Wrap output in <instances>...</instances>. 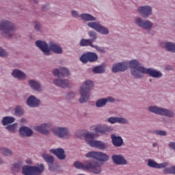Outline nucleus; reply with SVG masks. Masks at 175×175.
Listing matches in <instances>:
<instances>
[{"label":"nucleus","mask_w":175,"mask_h":175,"mask_svg":"<svg viewBox=\"0 0 175 175\" xmlns=\"http://www.w3.org/2000/svg\"><path fill=\"white\" fill-rule=\"evenodd\" d=\"M129 66L130 69H131V73L135 79H142L144 74L149 75V76L154 79H161L162 77L161 71H157L152 68H146L136 59L131 60Z\"/></svg>","instance_id":"nucleus-1"},{"label":"nucleus","mask_w":175,"mask_h":175,"mask_svg":"<svg viewBox=\"0 0 175 175\" xmlns=\"http://www.w3.org/2000/svg\"><path fill=\"white\" fill-rule=\"evenodd\" d=\"M36 45L44 53V55H50V51L55 54H62V48L53 42L49 43V47L46 42L41 40L36 41Z\"/></svg>","instance_id":"nucleus-2"},{"label":"nucleus","mask_w":175,"mask_h":175,"mask_svg":"<svg viewBox=\"0 0 175 175\" xmlns=\"http://www.w3.org/2000/svg\"><path fill=\"white\" fill-rule=\"evenodd\" d=\"M93 89L94 82L92 81H85L83 82L79 90V93L81 94L79 98L80 103H85L88 100H90V95Z\"/></svg>","instance_id":"nucleus-3"},{"label":"nucleus","mask_w":175,"mask_h":175,"mask_svg":"<svg viewBox=\"0 0 175 175\" xmlns=\"http://www.w3.org/2000/svg\"><path fill=\"white\" fill-rule=\"evenodd\" d=\"M74 166L76 169H81V170H88V169H91L94 174H99V173L102 172V167L98 161H92L88 163L86 165L83 164L80 161H76L74 163Z\"/></svg>","instance_id":"nucleus-4"},{"label":"nucleus","mask_w":175,"mask_h":175,"mask_svg":"<svg viewBox=\"0 0 175 175\" xmlns=\"http://www.w3.org/2000/svg\"><path fill=\"white\" fill-rule=\"evenodd\" d=\"M94 137H98V135L92 132H88L85 135V139L90 147H94V148H98V150H106L107 145H106V144L102 141L94 140Z\"/></svg>","instance_id":"nucleus-5"},{"label":"nucleus","mask_w":175,"mask_h":175,"mask_svg":"<svg viewBox=\"0 0 175 175\" xmlns=\"http://www.w3.org/2000/svg\"><path fill=\"white\" fill-rule=\"evenodd\" d=\"M0 31L3 36L7 39L13 38V31H14V25L8 21H2L0 23Z\"/></svg>","instance_id":"nucleus-6"},{"label":"nucleus","mask_w":175,"mask_h":175,"mask_svg":"<svg viewBox=\"0 0 175 175\" xmlns=\"http://www.w3.org/2000/svg\"><path fill=\"white\" fill-rule=\"evenodd\" d=\"M44 171V165L40 164L38 167L25 165L23 167L22 173L25 175H40Z\"/></svg>","instance_id":"nucleus-7"},{"label":"nucleus","mask_w":175,"mask_h":175,"mask_svg":"<svg viewBox=\"0 0 175 175\" xmlns=\"http://www.w3.org/2000/svg\"><path fill=\"white\" fill-rule=\"evenodd\" d=\"M149 111L154 113V114H159L160 116H165V117H174V113L173 111L165 108H160L157 106H150L148 107Z\"/></svg>","instance_id":"nucleus-8"},{"label":"nucleus","mask_w":175,"mask_h":175,"mask_svg":"<svg viewBox=\"0 0 175 175\" xmlns=\"http://www.w3.org/2000/svg\"><path fill=\"white\" fill-rule=\"evenodd\" d=\"M86 158H93L98 162L109 161V156L102 152L90 151L85 154Z\"/></svg>","instance_id":"nucleus-9"},{"label":"nucleus","mask_w":175,"mask_h":175,"mask_svg":"<svg viewBox=\"0 0 175 175\" xmlns=\"http://www.w3.org/2000/svg\"><path fill=\"white\" fill-rule=\"evenodd\" d=\"M88 25L90 28H92V29H95V31L101 33V35H107L109 33V29L102 26L99 22H90L88 23Z\"/></svg>","instance_id":"nucleus-10"},{"label":"nucleus","mask_w":175,"mask_h":175,"mask_svg":"<svg viewBox=\"0 0 175 175\" xmlns=\"http://www.w3.org/2000/svg\"><path fill=\"white\" fill-rule=\"evenodd\" d=\"M55 136L60 139H68L69 137V130L65 127H57L52 130Z\"/></svg>","instance_id":"nucleus-11"},{"label":"nucleus","mask_w":175,"mask_h":175,"mask_svg":"<svg viewBox=\"0 0 175 175\" xmlns=\"http://www.w3.org/2000/svg\"><path fill=\"white\" fill-rule=\"evenodd\" d=\"M80 61H81L83 64H87L88 62H95V61H98V55L95 53L88 52L81 56Z\"/></svg>","instance_id":"nucleus-12"},{"label":"nucleus","mask_w":175,"mask_h":175,"mask_svg":"<svg viewBox=\"0 0 175 175\" xmlns=\"http://www.w3.org/2000/svg\"><path fill=\"white\" fill-rule=\"evenodd\" d=\"M135 24L144 29H151L152 28V23L147 20L144 21L142 18H135Z\"/></svg>","instance_id":"nucleus-13"},{"label":"nucleus","mask_w":175,"mask_h":175,"mask_svg":"<svg viewBox=\"0 0 175 175\" xmlns=\"http://www.w3.org/2000/svg\"><path fill=\"white\" fill-rule=\"evenodd\" d=\"M128 66H129V64L126 62L115 64L112 67V72L113 73L125 72V70H128Z\"/></svg>","instance_id":"nucleus-14"},{"label":"nucleus","mask_w":175,"mask_h":175,"mask_svg":"<svg viewBox=\"0 0 175 175\" xmlns=\"http://www.w3.org/2000/svg\"><path fill=\"white\" fill-rule=\"evenodd\" d=\"M94 131L96 133H100L101 135H107V133L111 132L113 129L107 126H102L100 124L95 126Z\"/></svg>","instance_id":"nucleus-15"},{"label":"nucleus","mask_w":175,"mask_h":175,"mask_svg":"<svg viewBox=\"0 0 175 175\" xmlns=\"http://www.w3.org/2000/svg\"><path fill=\"white\" fill-rule=\"evenodd\" d=\"M137 11L139 14L144 17V18H147L148 16L152 14V8L148 5L141 6L137 8Z\"/></svg>","instance_id":"nucleus-16"},{"label":"nucleus","mask_w":175,"mask_h":175,"mask_svg":"<svg viewBox=\"0 0 175 175\" xmlns=\"http://www.w3.org/2000/svg\"><path fill=\"white\" fill-rule=\"evenodd\" d=\"M51 128V124H42L40 126H36L34 127L35 131L40 132L42 135H49L50 133V130Z\"/></svg>","instance_id":"nucleus-17"},{"label":"nucleus","mask_w":175,"mask_h":175,"mask_svg":"<svg viewBox=\"0 0 175 175\" xmlns=\"http://www.w3.org/2000/svg\"><path fill=\"white\" fill-rule=\"evenodd\" d=\"M148 166H149V167H153V169H163V167L169 166V163L164 162L158 163L155 161V160L150 159L148 161Z\"/></svg>","instance_id":"nucleus-18"},{"label":"nucleus","mask_w":175,"mask_h":175,"mask_svg":"<svg viewBox=\"0 0 175 175\" xmlns=\"http://www.w3.org/2000/svg\"><path fill=\"white\" fill-rule=\"evenodd\" d=\"M53 73L54 76H57V77H67L69 75V70L65 67H62L59 70H53Z\"/></svg>","instance_id":"nucleus-19"},{"label":"nucleus","mask_w":175,"mask_h":175,"mask_svg":"<svg viewBox=\"0 0 175 175\" xmlns=\"http://www.w3.org/2000/svg\"><path fill=\"white\" fill-rule=\"evenodd\" d=\"M50 152H51V154H54V155H56L57 158L60 159V161H64V159L66 158V155H65V150L61 148L57 149H51Z\"/></svg>","instance_id":"nucleus-20"},{"label":"nucleus","mask_w":175,"mask_h":175,"mask_svg":"<svg viewBox=\"0 0 175 175\" xmlns=\"http://www.w3.org/2000/svg\"><path fill=\"white\" fill-rule=\"evenodd\" d=\"M33 133V131L27 126H22L19 129V135L21 137H30Z\"/></svg>","instance_id":"nucleus-21"},{"label":"nucleus","mask_w":175,"mask_h":175,"mask_svg":"<svg viewBox=\"0 0 175 175\" xmlns=\"http://www.w3.org/2000/svg\"><path fill=\"white\" fill-rule=\"evenodd\" d=\"M53 83L55 85H56L57 87H61L62 88H68L70 87V82L66 79H55L53 81Z\"/></svg>","instance_id":"nucleus-22"},{"label":"nucleus","mask_w":175,"mask_h":175,"mask_svg":"<svg viewBox=\"0 0 175 175\" xmlns=\"http://www.w3.org/2000/svg\"><path fill=\"white\" fill-rule=\"evenodd\" d=\"M111 159L116 165H126V160L122 155L113 154Z\"/></svg>","instance_id":"nucleus-23"},{"label":"nucleus","mask_w":175,"mask_h":175,"mask_svg":"<svg viewBox=\"0 0 175 175\" xmlns=\"http://www.w3.org/2000/svg\"><path fill=\"white\" fill-rule=\"evenodd\" d=\"M42 158L45 161V162H46V163L49 165V170L51 172H55L54 169H53V167H51V165H53L54 162V157L47 154H42Z\"/></svg>","instance_id":"nucleus-24"},{"label":"nucleus","mask_w":175,"mask_h":175,"mask_svg":"<svg viewBox=\"0 0 175 175\" xmlns=\"http://www.w3.org/2000/svg\"><path fill=\"white\" fill-rule=\"evenodd\" d=\"M27 103L29 107H38L40 105V100H38L35 96H31L27 99Z\"/></svg>","instance_id":"nucleus-25"},{"label":"nucleus","mask_w":175,"mask_h":175,"mask_svg":"<svg viewBox=\"0 0 175 175\" xmlns=\"http://www.w3.org/2000/svg\"><path fill=\"white\" fill-rule=\"evenodd\" d=\"M111 138L112 139V144L115 146V147H121L124 144V140L120 136L117 137L116 135H111Z\"/></svg>","instance_id":"nucleus-26"},{"label":"nucleus","mask_w":175,"mask_h":175,"mask_svg":"<svg viewBox=\"0 0 175 175\" xmlns=\"http://www.w3.org/2000/svg\"><path fill=\"white\" fill-rule=\"evenodd\" d=\"M12 76L15 77V79H18V80H25V79H27V75H25V73L20 70H14L12 72Z\"/></svg>","instance_id":"nucleus-27"},{"label":"nucleus","mask_w":175,"mask_h":175,"mask_svg":"<svg viewBox=\"0 0 175 175\" xmlns=\"http://www.w3.org/2000/svg\"><path fill=\"white\" fill-rule=\"evenodd\" d=\"M29 85H30V87L33 88L34 91H42V89L40 88V83L35 80L29 81Z\"/></svg>","instance_id":"nucleus-28"},{"label":"nucleus","mask_w":175,"mask_h":175,"mask_svg":"<svg viewBox=\"0 0 175 175\" xmlns=\"http://www.w3.org/2000/svg\"><path fill=\"white\" fill-rule=\"evenodd\" d=\"M80 17L83 21H95L96 20V17L90 14H82L80 15Z\"/></svg>","instance_id":"nucleus-29"},{"label":"nucleus","mask_w":175,"mask_h":175,"mask_svg":"<svg viewBox=\"0 0 175 175\" xmlns=\"http://www.w3.org/2000/svg\"><path fill=\"white\" fill-rule=\"evenodd\" d=\"M164 48L167 51L170 53H175V44L174 42H165L164 43Z\"/></svg>","instance_id":"nucleus-30"},{"label":"nucleus","mask_w":175,"mask_h":175,"mask_svg":"<svg viewBox=\"0 0 175 175\" xmlns=\"http://www.w3.org/2000/svg\"><path fill=\"white\" fill-rule=\"evenodd\" d=\"M79 44L82 47H87V46H90V47H92L94 46V44L91 42V40L85 39V38H82L79 42Z\"/></svg>","instance_id":"nucleus-31"},{"label":"nucleus","mask_w":175,"mask_h":175,"mask_svg":"<svg viewBox=\"0 0 175 175\" xmlns=\"http://www.w3.org/2000/svg\"><path fill=\"white\" fill-rule=\"evenodd\" d=\"M16 119H14V117H9V116H6L4 117L2 120V124L3 125L5 126L8 125L9 124H12V122H14V120Z\"/></svg>","instance_id":"nucleus-32"},{"label":"nucleus","mask_w":175,"mask_h":175,"mask_svg":"<svg viewBox=\"0 0 175 175\" xmlns=\"http://www.w3.org/2000/svg\"><path fill=\"white\" fill-rule=\"evenodd\" d=\"M106 103H107L106 98H100L96 102V107H103V106H106Z\"/></svg>","instance_id":"nucleus-33"},{"label":"nucleus","mask_w":175,"mask_h":175,"mask_svg":"<svg viewBox=\"0 0 175 175\" xmlns=\"http://www.w3.org/2000/svg\"><path fill=\"white\" fill-rule=\"evenodd\" d=\"M163 172L165 174H175V165L165 167Z\"/></svg>","instance_id":"nucleus-34"},{"label":"nucleus","mask_w":175,"mask_h":175,"mask_svg":"<svg viewBox=\"0 0 175 175\" xmlns=\"http://www.w3.org/2000/svg\"><path fill=\"white\" fill-rule=\"evenodd\" d=\"M88 35L90 38V40H91V42L92 43H94V42H95V40H96L97 38H98V36L96 34V32L94 31H90L89 33H88Z\"/></svg>","instance_id":"nucleus-35"},{"label":"nucleus","mask_w":175,"mask_h":175,"mask_svg":"<svg viewBox=\"0 0 175 175\" xmlns=\"http://www.w3.org/2000/svg\"><path fill=\"white\" fill-rule=\"evenodd\" d=\"M14 114L15 116L20 117V116H23V114H24V111L21 108V107L17 106L14 108Z\"/></svg>","instance_id":"nucleus-36"},{"label":"nucleus","mask_w":175,"mask_h":175,"mask_svg":"<svg viewBox=\"0 0 175 175\" xmlns=\"http://www.w3.org/2000/svg\"><path fill=\"white\" fill-rule=\"evenodd\" d=\"M5 129L9 131L10 132H12V133H14L17 131V124L15 123V124L7 126L5 127Z\"/></svg>","instance_id":"nucleus-37"},{"label":"nucleus","mask_w":175,"mask_h":175,"mask_svg":"<svg viewBox=\"0 0 175 175\" xmlns=\"http://www.w3.org/2000/svg\"><path fill=\"white\" fill-rule=\"evenodd\" d=\"M93 73H103L105 72V68L102 66H96L92 69Z\"/></svg>","instance_id":"nucleus-38"},{"label":"nucleus","mask_w":175,"mask_h":175,"mask_svg":"<svg viewBox=\"0 0 175 175\" xmlns=\"http://www.w3.org/2000/svg\"><path fill=\"white\" fill-rule=\"evenodd\" d=\"M22 166L23 165H21V163H14L12 167V171L18 172L19 170H21Z\"/></svg>","instance_id":"nucleus-39"},{"label":"nucleus","mask_w":175,"mask_h":175,"mask_svg":"<svg viewBox=\"0 0 175 175\" xmlns=\"http://www.w3.org/2000/svg\"><path fill=\"white\" fill-rule=\"evenodd\" d=\"M1 150H2V152H3V155H5V157H11V155L13 154L12 150H10L8 148H3Z\"/></svg>","instance_id":"nucleus-40"},{"label":"nucleus","mask_w":175,"mask_h":175,"mask_svg":"<svg viewBox=\"0 0 175 175\" xmlns=\"http://www.w3.org/2000/svg\"><path fill=\"white\" fill-rule=\"evenodd\" d=\"M153 133L159 136H166V131L162 130H154Z\"/></svg>","instance_id":"nucleus-41"},{"label":"nucleus","mask_w":175,"mask_h":175,"mask_svg":"<svg viewBox=\"0 0 175 175\" xmlns=\"http://www.w3.org/2000/svg\"><path fill=\"white\" fill-rule=\"evenodd\" d=\"M116 122H118V124H126L128 122V120H126L124 118H117Z\"/></svg>","instance_id":"nucleus-42"},{"label":"nucleus","mask_w":175,"mask_h":175,"mask_svg":"<svg viewBox=\"0 0 175 175\" xmlns=\"http://www.w3.org/2000/svg\"><path fill=\"white\" fill-rule=\"evenodd\" d=\"M8 55H9L8 52L0 47V57H8Z\"/></svg>","instance_id":"nucleus-43"},{"label":"nucleus","mask_w":175,"mask_h":175,"mask_svg":"<svg viewBox=\"0 0 175 175\" xmlns=\"http://www.w3.org/2000/svg\"><path fill=\"white\" fill-rule=\"evenodd\" d=\"M93 49H96V50H97V51H100V53H105V49H103L102 47L100 46H98L96 45H94L92 46Z\"/></svg>","instance_id":"nucleus-44"},{"label":"nucleus","mask_w":175,"mask_h":175,"mask_svg":"<svg viewBox=\"0 0 175 175\" xmlns=\"http://www.w3.org/2000/svg\"><path fill=\"white\" fill-rule=\"evenodd\" d=\"M107 121L110 124H116V122H117V118L111 117V118H108Z\"/></svg>","instance_id":"nucleus-45"},{"label":"nucleus","mask_w":175,"mask_h":175,"mask_svg":"<svg viewBox=\"0 0 175 175\" xmlns=\"http://www.w3.org/2000/svg\"><path fill=\"white\" fill-rule=\"evenodd\" d=\"M75 95L76 94L73 92L68 93V94L66 96V99H72V98H75Z\"/></svg>","instance_id":"nucleus-46"},{"label":"nucleus","mask_w":175,"mask_h":175,"mask_svg":"<svg viewBox=\"0 0 175 175\" xmlns=\"http://www.w3.org/2000/svg\"><path fill=\"white\" fill-rule=\"evenodd\" d=\"M71 14L72 17H75V18H77V17H80V15H79V12H77V11H75V10H72L71 12Z\"/></svg>","instance_id":"nucleus-47"},{"label":"nucleus","mask_w":175,"mask_h":175,"mask_svg":"<svg viewBox=\"0 0 175 175\" xmlns=\"http://www.w3.org/2000/svg\"><path fill=\"white\" fill-rule=\"evenodd\" d=\"M49 8H50L49 5H43L41 8V10L42 12H47L49 10Z\"/></svg>","instance_id":"nucleus-48"},{"label":"nucleus","mask_w":175,"mask_h":175,"mask_svg":"<svg viewBox=\"0 0 175 175\" xmlns=\"http://www.w3.org/2000/svg\"><path fill=\"white\" fill-rule=\"evenodd\" d=\"M34 24H35L34 28L36 31H39L40 29V24L38 22H35Z\"/></svg>","instance_id":"nucleus-49"},{"label":"nucleus","mask_w":175,"mask_h":175,"mask_svg":"<svg viewBox=\"0 0 175 175\" xmlns=\"http://www.w3.org/2000/svg\"><path fill=\"white\" fill-rule=\"evenodd\" d=\"M169 147H170V148H172V150H175V142H170Z\"/></svg>","instance_id":"nucleus-50"},{"label":"nucleus","mask_w":175,"mask_h":175,"mask_svg":"<svg viewBox=\"0 0 175 175\" xmlns=\"http://www.w3.org/2000/svg\"><path fill=\"white\" fill-rule=\"evenodd\" d=\"M106 100L107 102H114V98L113 97H107Z\"/></svg>","instance_id":"nucleus-51"},{"label":"nucleus","mask_w":175,"mask_h":175,"mask_svg":"<svg viewBox=\"0 0 175 175\" xmlns=\"http://www.w3.org/2000/svg\"><path fill=\"white\" fill-rule=\"evenodd\" d=\"M166 70H170V69H172V66H168L165 68Z\"/></svg>","instance_id":"nucleus-52"},{"label":"nucleus","mask_w":175,"mask_h":175,"mask_svg":"<svg viewBox=\"0 0 175 175\" xmlns=\"http://www.w3.org/2000/svg\"><path fill=\"white\" fill-rule=\"evenodd\" d=\"M158 146V144L157 142H154L152 144V147H157Z\"/></svg>","instance_id":"nucleus-53"},{"label":"nucleus","mask_w":175,"mask_h":175,"mask_svg":"<svg viewBox=\"0 0 175 175\" xmlns=\"http://www.w3.org/2000/svg\"><path fill=\"white\" fill-rule=\"evenodd\" d=\"M2 163H3V160H2V159L0 158V165H2Z\"/></svg>","instance_id":"nucleus-54"},{"label":"nucleus","mask_w":175,"mask_h":175,"mask_svg":"<svg viewBox=\"0 0 175 175\" xmlns=\"http://www.w3.org/2000/svg\"><path fill=\"white\" fill-rule=\"evenodd\" d=\"M31 2H32V1H33V2H35V3H38V1H36V0H30Z\"/></svg>","instance_id":"nucleus-55"},{"label":"nucleus","mask_w":175,"mask_h":175,"mask_svg":"<svg viewBox=\"0 0 175 175\" xmlns=\"http://www.w3.org/2000/svg\"><path fill=\"white\" fill-rule=\"evenodd\" d=\"M27 163H28V160L26 161Z\"/></svg>","instance_id":"nucleus-56"}]
</instances>
